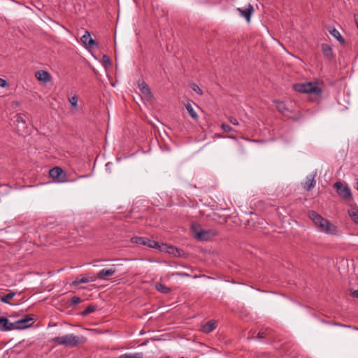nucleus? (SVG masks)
Here are the masks:
<instances>
[{"instance_id": "f257e3e1", "label": "nucleus", "mask_w": 358, "mask_h": 358, "mask_svg": "<svg viewBox=\"0 0 358 358\" xmlns=\"http://www.w3.org/2000/svg\"><path fill=\"white\" fill-rule=\"evenodd\" d=\"M308 217L319 227L320 230L329 234H336L337 228L333 225L329 220L322 217L320 215L314 210L308 212Z\"/></svg>"}, {"instance_id": "f03ea898", "label": "nucleus", "mask_w": 358, "mask_h": 358, "mask_svg": "<svg viewBox=\"0 0 358 358\" xmlns=\"http://www.w3.org/2000/svg\"><path fill=\"white\" fill-rule=\"evenodd\" d=\"M52 341L59 345L76 348L80 344L84 343L86 341V338L83 336H79L71 334L62 336L55 337L52 339Z\"/></svg>"}, {"instance_id": "7ed1b4c3", "label": "nucleus", "mask_w": 358, "mask_h": 358, "mask_svg": "<svg viewBox=\"0 0 358 358\" xmlns=\"http://www.w3.org/2000/svg\"><path fill=\"white\" fill-rule=\"evenodd\" d=\"M191 229L194 234V237L199 241H209L218 234L217 231L215 229H201L200 225L197 224H192Z\"/></svg>"}, {"instance_id": "20e7f679", "label": "nucleus", "mask_w": 358, "mask_h": 358, "mask_svg": "<svg viewBox=\"0 0 358 358\" xmlns=\"http://www.w3.org/2000/svg\"><path fill=\"white\" fill-rule=\"evenodd\" d=\"M293 87L296 92L300 93L314 94L317 96H320L322 94V90L317 86V83L310 82L297 83L294 85Z\"/></svg>"}, {"instance_id": "39448f33", "label": "nucleus", "mask_w": 358, "mask_h": 358, "mask_svg": "<svg viewBox=\"0 0 358 358\" xmlns=\"http://www.w3.org/2000/svg\"><path fill=\"white\" fill-rule=\"evenodd\" d=\"M334 187L336 189L338 194L345 201H350L352 199L351 190L348 185H345L341 182L338 181L334 183Z\"/></svg>"}, {"instance_id": "423d86ee", "label": "nucleus", "mask_w": 358, "mask_h": 358, "mask_svg": "<svg viewBox=\"0 0 358 358\" xmlns=\"http://www.w3.org/2000/svg\"><path fill=\"white\" fill-rule=\"evenodd\" d=\"M49 175L52 179L56 180L58 182H64L66 181V173L59 166H55L51 169L49 171Z\"/></svg>"}, {"instance_id": "0eeeda50", "label": "nucleus", "mask_w": 358, "mask_h": 358, "mask_svg": "<svg viewBox=\"0 0 358 358\" xmlns=\"http://www.w3.org/2000/svg\"><path fill=\"white\" fill-rule=\"evenodd\" d=\"M131 242L138 245H146L151 248H157L159 247V243L150 240L145 237H134L131 238Z\"/></svg>"}, {"instance_id": "6e6552de", "label": "nucleus", "mask_w": 358, "mask_h": 358, "mask_svg": "<svg viewBox=\"0 0 358 358\" xmlns=\"http://www.w3.org/2000/svg\"><path fill=\"white\" fill-rule=\"evenodd\" d=\"M16 129L19 134L25 135L28 134L27 124L21 114L16 115Z\"/></svg>"}, {"instance_id": "1a4fd4ad", "label": "nucleus", "mask_w": 358, "mask_h": 358, "mask_svg": "<svg viewBox=\"0 0 358 358\" xmlns=\"http://www.w3.org/2000/svg\"><path fill=\"white\" fill-rule=\"evenodd\" d=\"M34 319L29 315H26L23 318L15 322V324L18 325L19 329H24L31 326Z\"/></svg>"}, {"instance_id": "9d476101", "label": "nucleus", "mask_w": 358, "mask_h": 358, "mask_svg": "<svg viewBox=\"0 0 358 358\" xmlns=\"http://www.w3.org/2000/svg\"><path fill=\"white\" fill-rule=\"evenodd\" d=\"M237 10L240 13L242 17L245 18L248 22H250L251 15L254 12V8L250 3L248 4L246 8L243 9L241 8H238Z\"/></svg>"}, {"instance_id": "9b49d317", "label": "nucleus", "mask_w": 358, "mask_h": 358, "mask_svg": "<svg viewBox=\"0 0 358 358\" xmlns=\"http://www.w3.org/2000/svg\"><path fill=\"white\" fill-rule=\"evenodd\" d=\"M82 43L87 47L92 48L98 45V43L91 37L90 33L88 31L80 38Z\"/></svg>"}, {"instance_id": "f8f14e48", "label": "nucleus", "mask_w": 358, "mask_h": 358, "mask_svg": "<svg viewBox=\"0 0 358 358\" xmlns=\"http://www.w3.org/2000/svg\"><path fill=\"white\" fill-rule=\"evenodd\" d=\"M116 272L115 265H112L109 268L101 270L96 275L99 279H104L106 277L112 276Z\"/></svg>"}, {"instance_id": "ddd939ff", "label": "nucleus", "mask_w": 358, "mask_h": 358, "mask_svg": "<svg viewBox=\"0 0 358 358\" xmlns=\"http://www.w3.org/2000/svg\"><path fill=\"white\" fill-rule=\"evenodd\" d=\"M274 103L275 104L276 108L280 113L285 116H289V113L291 112L283 101L275 100Z\"/></svg>"}, {"instance_id": "4468645a", "label": "nucleus", "mask_w": 358, "mask_h": 358, "mask_svg": "<svg viewBox=\"0 0 358 358\" xmlns=\"http://www.w3.org/2000/svg\"><path fill=\"white\" fill-rule=\"evenodd\" d=\"M217 327V323L215 320H210L202 325L201 331L205 334H209L213 331Z\"/></svg>"}, {"instance_id": "2eb2a0df", "label": "nucleus", "mask_w": 358, "mask_h": 358, "mask_svg": "<svg viewBox=\"0 0 358 358\" xmlns=\"http://www.w3.org/2000/svg\"><path fill=\"white\" fill-rule=\"evenodd\" d=\"M35 76L39 81L43 83L48 82L51 78L50 74L48 71L43 70L36 71Z\"/></svg>"}, {"instance_id": "dca6fc26", "label": "nucleus", "mask_w": 358, "mask_h": 358, "mask_svg": "<svg viewBox=\"0 0 358 358\" xmlns=\"http://www.w3.org/2000/svg\"><path fill=\"white\" fill-rule=\"evenodd\" d=\"M157 249H159L160 251H164L169 254H173L174 255H176V253L179 252V250L173 246H169L166 244L160 243H159V247H157Z\"/></svg>"}, {"instance_id": "f3484780", "label": "nucleus", "mask_w": 358, "mask_h": 358, "mask_svg": "<svg viewBox=\"0 0 358 358\" xmlns=\"http://www.w3.org/2000/svg\"><path fill=\"white\" fill-rule=\"evenodd\" d=\"M315 176L311 174L308 175L306 179V182L303 186L304 189H306L307 191H309L315 186Z\"/></svg>"}, {"instance_id": "a211bd4d", "label": "nucleus", "mask_w": 358, "mask_h": 358, "mask_svg": "<svg viewBox=\"0 0 358 358\" xmlns=\"http://www.w3.org/2000/svg\"><path fill=\"white\" fill-rule=\"evenodd\" d=\"M322 51L324 55V56L328 59H330L333 56V51L331 48L329 46V45L327 43H322Z\"/></svg>"}, {"instance_id": "6ab92c4d", "label": "nucleus", "mask_w": 358, "mask_h": 358, "mask_svg": "<svg viewBox=\"0 0 358 358\" xmlns=\"http://www.w3.org/2000/svg\"><path fill=\"white\" fill-rule=\"evenodd\" d=\"M138 86H139V89L142 94H143L144 95H145L148 97L152 96V93L150 90V87L145 82H142V83H139Z\"/></svg>"}, {"instance_id": "aec40b11", "label": "nucleus", "mask_w": 358, "mask_h": 358, "mask_svg": "<svg viewBox=\"0 0 358 358\" xmlns=\"http://www.w3.org/2000/svg\"><path fill=\"white\" fill-rule=\"evenodd\" d=\"M155 288L157 291L163 294H168L171 292V289L169 287L160 282L156 283Z\"/></svg>"}, {"instance_id": "412c9836", "label": "nucleus", "mask_w": 358, "mask_h": 358, "mask_svg": "<svg viewBox=\"0 0 358 358\" xmlns=\"http://www.w3.org/2000/svg\"><path fill=\"white\" fill-rule=\"evenodd\" d=\"M185 108L188 111L189 115L195 120H197L199 117L196 111L194 110L191 103H187L185 104Z\"/></svg>"}, {"instance_id": "4be33fe9", "label": "nucleus", "mask_w": 358, "mask_h": 358, "mask_svg": "<svg viewBox=\"0 0 358 358\" xmlns=\"http://www.w3.org/2000/svg\"><path fill=\"white\" fill-rule=\"evenodd\" d=\"M329 33L334 36L335 38H336L339 42L341 43H345V39L342 37L339 31L336 29L335 28L329 30Z\"/></svg>"}, {"instance_id": "5701e85b", "label": "nucleus", "mask_w": 358, "mask_h": 358, "mask_svg": "<svg viewBox=\"0 0 358 358\" xmlns=\"http://www.w3.org/2000/svg\"><path fill=\"white\" fill-rule=\"evenodd\" d=\"M96 310V306L94 304L89 305L82 313V316H86L88 314L94 312Z\"/></svg>"}, {"instance_id": "b1692460", "label": "nucleus", "mask_w": 358, "mask_h": 358, "mask_svg": "<svg viewBox=\"0 0 358 358\" xmlns=\"http://www.w3.org/2000/svg\"><path fill=\"white\" fill-rule=\"evenodd\" d=\"M15 295V292H10L7 294L1 296L0 301L4 303H9L8 300L12 299Z\"/></svg>"}, {"instance_id": "393cba45", "label": "nucleus", "mask_w": 358, "mask_h": 358, "mask_svg": "<svg viewBox=\"0 0 358 358\" xmlns=\"http://www.w3.org/2000/svg\"><path fill=\"white\" fill-rule=\"evenodd\" d=\"M143 355L142 352H137L134 354H123L121 355L119 358H143Z\"/></svg>"}, {"instance_id": "a878e982", "label": "nucleus", "mask_w": 358, "mask_h": 358, "mask_svg": "<svg viewBox=\"0 0 358 358\" xmlns=\"http://www.w3.org/2000/svg\"><path fill=\"white\" fill-rule=\"evenodd\" d=\"M349 215L352 220L355 223L358 224V212L355 209L352 208L348 211Z\"/></svg>"}, {"instance_id": "bb28decb", "label": "nucleus", "mask_w": 358, "mask_h": 358, "mask_svg": "<svg viewBox=\"0 0 358 358\" xmlns=\"http://www.w3.org/2000/svg\"><path fill=\"white\" fill-rule=\"evenodd\" d=\"M8 324V320L4 317H0V331H6V329H3L7 327Z\"/></svg>"}, {"instance_id": "cd10ccee", "label": "nucleus", "mask_w": 358, "mask_h": 358, "mask_svg": "<svg viewBox=\"0 0 358 358\" xmlns=\"http://www.w3.org/2000/svg\"><path fill=\"white\" fill-rule=\"evenodd\" d=\"M102 62H103V66L106 69H107L108 67H109L111 65V61H110V58L106 55H103Z\"/></svg>"}, {"instance_id": "c85d7f7f", "label": "nucleus", "mask_w": 358, "mask_h": 358, "mask_svg": "<svg viewBox=\"0 0 358 358\" xmlns=\"http://www.w3.org/2000/svg\"><path fill=\"white\" fill-rule=\"evenodd\" d=\"M3 329H6V331H8L13 330V329H19V328H18V325L15 324V322H10L8 321V324L7 327H6V328H4Z\"/></svg>"}, {"instance_id": "c756f323", "label": "nucleus", "mask_w": 358, "mask_h": 358, "mask_svg": "<svg viewBox=\"0 0 358 358\" xmlns=\"http://www.w3.org/2000/svg\"><path fill=\"white\" fill-rule=\"evenodd\" d=\"M69 102L72 107H76L78 106V98L77 96L74 95L69 99Z\"/></svg>"}, {"instance_id": "7c9ffc66", "label": "nucleus", "mask_w": 358, "mask_h": 358, "mask_svg": "<svg viewBox=\"0 0 358 358\" xmlns=\"http://www.w3.org/2000/svg\"><path fill=\"white\" fill-rule=\"evenodd\" d=\"M82 301V299L80 297L74 296L71 299V305H76L80 303Z\"/></svg>"}, {"instance_id": "2f4dec72", "label": "nucleus", "mask_w": 358, "mask_h": 358, "mask_svg": "<svg viewBox=\"0 0 358 358\" xmlns=\"http://www.w3.org/2000/svg\"><path fill=\"white\" fill-rule=\"evenodd\" d=\"M221 127H222V129L225 132H231V131H234L232 127L231 126H229V124H222Z\"/></svg>"}, {"instance_id": "473e14b6", "label": "nucleus", "mask_w": 358, "mask_h": 358, "mask_svg": "<svg viewBox=\"0 0 358 358\" xmlns=\"http://www.w3.org/2000/svg\"><path fill=\"white\" fill-rule=\"evenodd\" d=\"M192 90L196 92L197 94L201 95L203 94V92L202 90L200 89V87L196 85V84H193L192 86Z\"/></svg>"}, {"instance_id": "72a5a7b5", "label": "nucleus", "mask_w": 358, "mask_h": 358, "mask_svg": "<svg viewBox=\"0 0 358 358\" xmlns=\"http://www.w3.org/2000/svg\"><path fill=\"white\" fill-rule=\"evenodd\" d=\"M90 282V279L87 278H82L80 280H78V281H75L73 282V284L75 285H79V284H82V283H87Z\"/></svg>"}, {"instance_id": "f704fd0d", "label": "nucleus", "mask_w": 358, "mask_h": 358, "mask_svg": "<svg viewBox=\"0 0 358 358\" xmlns=\"http://www.w3.org/2000/svg\"><path fill=\"white\" fill-rule=\"evenodd\" d=\"M8 85V83L5 79L0 78V87H5Z\"/></svg>"}, {"instance_id": "c9c22d12", "label": "nucleus", "mask_w": 358, "mask_h": 358, "mask_svg": "<svg viewBox=\"0 0 358 358\" xmlns=\"http://www.w3.org/2000/svg\"><path fill=\"white\" fill-rule=\"evenodd\" d=\"M266 335H267V333L266 331H259L257 334V338H263L266 337Z\"/></svg>"}, {"instance_id": "e433bc0d", "label": "nucleus", "mask_w": 358, "mask_h": 358, "mask_svg": "<svg viewBox=\"0 0 358 358\" xmlns=\"http://www.w3.org/2000/svg\"><path fill=\"white\" fill-rule=\"evenodd\" d=\"M229 122H230L231 124H234V125H238V120H237L236 118L233 117H230L229 118Z\"/></svg>"}, {"instance_id": "4c0bfd02", "label": "nucleus", "mask_w": 358, "mask_h": 358, "mask_svg": "<svg viewBox=\"0 0 358 358\" xmlns=\"http://www.w3.org/2000/svg\"><path fill=\"white\" fill-rule=\"evenodd\" d=\"M352 295L353 297H355V298L358 299V289L357 290H355L352 292Z\"/></svg>"}, {"instance_id": "58836bf2", "label": "nucleus", "mask_w": 358, "mask_h": 358, "mask_svg": "<svg viewBox=\"0 0 358 358\" xmlns=\"http://www.w3.org/2000/svg\"><path fill=\"white\" fill-rule=\"evenodd\" d=\"M178 275H181V276H187V275H189L187 273H180Z\"/></svg>"}, {"instance_id": "ea45409f", "label": "nucleus", "mask_w": 358, "mask_h": 358, "mask_svg": "<svg viewBox=\"0 0 358 358\" xmlns=\"http://www.w3.org/2000/svg\"><path fill=\"white\" fill-rule=\"evenodd\" d=\"M355 187H356L357 190L358 191V180H357V185H356Z\"/></svg>"}, {"instance_id": "a19ab883", "label": "nucleus", "mask_w": 358, "mask_h": 358, "mask_svg": "<svg viewBox=\"0 0 358 358\" xmlns=\"http://www.w3.org/2000/svg\"><path fill=\"white\" fill-rule=\"evenodd\" d=\"M164 358H171L170 356H166Z\"/></svg>"}, {"instance_id": "79ce46f5", "label": "nucleus", "mask_w": 358, "mask_h": 358, "mask_svg": "<svg viewBox=\"0 0 358 358\" xmlns=\"http://www.w3.org/2000/svg\"><path fill=\"white\" fill-rule=\"evenodd\" d=\"M101 261H104L103 259H99V260H96V262H101Z\"/></svg>"}, {"instance_id": "37998d69", "label": "nucleus", "mask_w": 358, "mask_h": 358, "mask_svg": "<svg viewBox=\"0 0 358 358\" xmlns=\"http://www.w3.org/2000/svg\"><path fill=\"white\" fill-rule=\"evenodd\" d=\"M180 358H184V357H180Z\"/></svg>"}]
</instances>
